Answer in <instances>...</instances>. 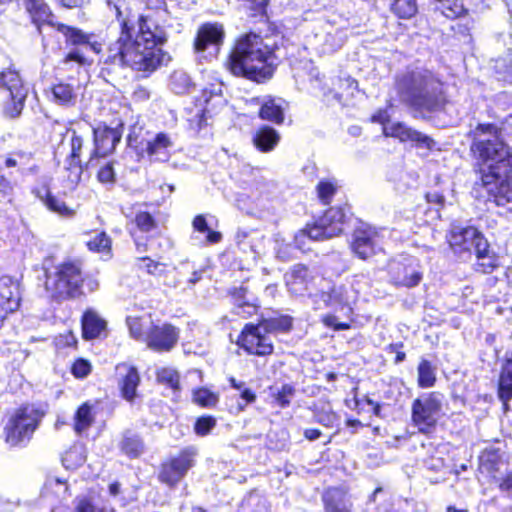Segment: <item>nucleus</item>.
<instances>
[{
  "mask_svg": "<svg viewBox=\"0 0 512 512\" xmlns=\"http://www.w3.org/2000/svg\"><path fill=\"white\" fill-rule=\"evenodd\" d=\"M447 240L453 253L464 259L470 257L472 248L476 250L478 242L486 238L474 226L453 222L450 225Z\"/></svg>",
  "mask_w": 512,
  "mask_h": 512,
  "instance_id": "obj_12",
  "label": "nucleus"
},
{
  "mask_svg": "<svg viewBox=\"0 0 512 512\" xmlns=\"http://www.w3.org/2000/svg\"><path fill=\"white\" fill-rule=\"evenodd\" d=\"M216 426V419L213 416L199 417L194 425V430L199 436L208 435Z\"/></svg>",
  "mask_w": 512,
  "mask_h": 512,
  "instance_id": "obj_50",
  "label": "nucleus"
},
{
  "mask_svg": "<svg viewBox=\"0 0 512 512\" xmlns=\"http://www.w3.org/2000/svg\"><path fill=\"white\" fill-rule=\"evenodd\" d=\"M394 88L400 103L422 119L444 112L449 103L444 83L425 68L407 69L397 74Z\"/></svg>",
  "mask_w": 512,
  "mask_h": 512,
  "instance_id": "obj_2",
  "label": "nucleus"
},
{
  "mask_svg": "<svg viewBox=\"0 0 512 512\" xmlns=\"http://www.w3.org/2000/svg\"><path fill=\"white\" fill-rule=\"evenodd\" d=\"M323 501L328 512H351L352 502L343 489H328L323 495Z\"/></svg>",
  "mask_w": 512,
  "mask_h": 512,
  "instance_id": "obj_23",
  "label": "nucleus"
},
{
  "mask_svg": "<svg viewBox=\"0 0 512 512\" xmlns=\"http://www.w3.org/2000/svg\"><path fill=\"white\" fill-rule=\"evenodd\" d=\"M37 197L50 211L57 213L60 216L71 217L74 214V211L70 209L62 199L52 195L48 189L38 191Z\"/></svg>",
  "mask_w": 512,
  "mask_h": 512,
  "instance_id": "obj_32",
  "label": "nucleus"
},
{
  "mask_svg": "<svg viewBox=\"0 0 512 512\" xmlns=\"http://www.w3.org/2000/svg\"><path fill=\"white\" fill-rule=\"evenodd\" d=\"M98 180L102 183H113L115 181V172L112 162L105 163L97 174Z\"/></svg>",
  "mask_w": 512,
  "mask_h": 512,
  "instance_id": "obj_55",
  "label": "nucleus"
},
{
  "mask_svg": "<svg viewBox=\"0 0 512 512\" xmlns=\"http://www.w3.org/2000/svg\"><path fill=\"white\" fill-rule=\"evenodd\" d=\"M167 41V33L150 15L121 21V35L108 48L105 64L128 66L136 71L153 72L163 61L159 45Z\"/></svg>",
  "mask_w": 512,
  "mask_h": 512,
  "instance_id": "obj_1",
  "label": "nucleus"
},
{
  "mask_svg": "<svg viewBox=\"0 0 512 512\" xmlns=\"http://www.w3.org/2000/svg\"><path fill=\"white\" fill-rule=\"evenodd\" d=\"M82 283L80 267L69 262L57 267L53 274H48L45 286L54 299L61 301L79 296Z\"/></svg>",
  "mask_w": 512,
  "mask_h": 512,
  "instance_id": "obj_7",
  "label": "nucleus"
},
{
  "mask_svg": "<svg viewBox=\"0 0 512 512\" xmlns=\"http://www.w3.org/2000/svg\"><path fill=\"white\" fill-rule=\"evenodd\" d=\"M106 322L94 310L88 309L82 317V333L85 339H94L105 330Z\"/></svg>",
  "mask_w": 512,
  "mask_h": 512,
  "instance_id": "obj_27",
  "label": "nucleus"
},
{
  "mask_svg": "<svg viewBox=\"0 0 512 512\" xmlns=\"http://www.w3.org/2000/svg\"><path fill=\"white\" fill-rule=\"evenodd\" d=\"M172 147L173 141L171 137L164 132H160L152 140L147 141L145 150L154 160L167 161L169 149Z\"/></svg>",
  "mask_w": 512,
  "mask_h": 512,
  "instance_id": "obj_24",
  "label": "nucleus"
},
{
  "mask_svg": "<svg viewBox=\"0 0 512 512\" xmlns=\"http://www.w3.org/2000/svg\"><path fill=\"white\" fill-rule=\"evenodd\" d=\"M436 377L434 369L428 360H422L418 366V384L422 388L432 387Z\"/></svg>",
  "mask_w": 512,
  "mask_h": 512,
  "instance_id": "obj_41",
  "label": "nucleus"
},
{
  "mask_svg": "<svg viewBox=\"0 0 512 512\" xmlns=\"http://www.w3.org/2000/svg\"><path fill=\"white\" fill-rule=\"evenodd\" d=\"M280 134L274 128L263 125L252 136V143L257 150L263 153L271 152L280 141Z\"/></svg>",
  "mask_w": 512,
  "mask_h": 512,
  "instance_id": "obj_22",
  "label": "nucleus"
},
{
  "mask_svg": "<svg viewBox=\"0 0 512 512\" xmlns=\"http://www.w3.org/2000/svg\"><path fill=\"white\" fill-rule=\"evenodd\" d=\"M116 376L122 396L128 401H133L140 382L137 369L126 363H121L116 366Z\"/></svg>",
  "mask_w": 512,
  "mask_h": 512,
  "instance_id": "obj_18",
  "label": "nucleus"
},
{
  "mask_svg": "<svg viewBox=\"0 0 512 512\" xmlns=\"http://www.w3.org/2000/svg\"><path fill=\"white\" fill-rule=\"evenodd\" d=\"M195 453L190 450H184L177 457L164 462L158 474L160 482L174 487L186 475L188 470L194 465Z\"/></svg>",
  "mask_w": 512,
  "mask_h": 512,
  "instance_id": "obj_14",
  "label": "nucleus"
},
{
  "mask_svg": "<svg viewBox=\"0 0 512 512\" xmlns=\"http://www.w3.org/2000/svg\"><path fill=\"white\" fill-rule=\"evenodd\" d=\"M312 279L309 268L304 264H296L285 274L286 285L291 293L301 295L307 289L308 282Z\"/></svg>",
  "mask_w": 512,
  "mask_h": 512,
  "instance_id": "obj_21",
  "label": "nucleus"
},
{
  "mask_svg": "<svg viewBox=\"0 0 512 512\" xmlns=\"http://www.w3.org/2000/svg\"><path fill=\"white\" fill-rule=\"evenodd\" d=\"M78 510L79 512H115L113 509H98L93 506V504L86 498H81L78 500Z\"/></svg>",
  "mask_w": 512,
  "mask_h": 512,
  "instance_id": "obj_61",
  "label": "nucleus"
},
{
  "mask_svg": "<svg viewBox=\"0 0 512 512\" xmlns=\"http://www.w3.org/2000/svg\"><path fill=\"white\" fill-rule=\"evenodd\" d=\"M256 311L257 306L251 302H241V304H238L236 307L233 308V312L236 315L241 316L243 318H247L255 314Z\"/></svg>",
  "mask_w": 512,
  "mask_h": 512,
  "instance_id": "obj_58",
  "label": "nucleus"
},
{
  "mask_svg": "<svg viewBox=\"0 0 512 512\" xmlns=\"http://www.w3.org/2000/svg\"><path fill=\"white\" fill-rule=\"evenodd\" d=\"M127 324L130 334L133 338L139 340L143 337L140 322L137 318H127Z\"/></svg>",
  "mask_w": 512,
  "mask_h": 512,
  "instance_id": "obj_62",
  "label": "nucleus"
},
{
  "mask_svg": "<svg viewBox=\"0 0 512 512\" xmlns=\"http://www.w3.org/2000/svg\"><path fill=\"white\" fill-rule=\"evenodd\" d=\"M143 127L139 125H133L127 135V144L130 147H137L139 143H142L139 139L141 138Z\"/></svg>",
  "mask_w": 512,
  "mask_h": 512,
  "instance_id": "obj_59",
  "label": "nucleus"
},
{
  "mask_svg": "<svg viewBox=\"0 0 512 512\" xmlns=\"http://www.w3.org/2000/svg\"><path fill=\"white\" fill-rule=\"evenodd\" d=\"M391 9L400 18H411L417 12L416 0H394Z\"/></svg>",
  "mask_w": 512,
  "mask_h": 512,
  "instance_id": "obj_42",
  "label": "nucleus"
},
{
  "mask_svg": "<svg viewBox=\"0 0 512 512\" xmlns=\"http://www.w3.org/2000/svg\"><path fill=\"white\" fill-rule=\"evenodd\" d=\"M384 131L386 135L396 137L402 142H415L419 147L431 149L434 145V141L429 136L401 122L394 123L390 127H385Z\"/></svg>",
  "mask_w": 512,
  "mask_h": 512,
  "instance_id": "obj_19",
  "label": "nucleus"
},
{
  "mask_svg": "<svg viewBox=\"0 0 512 512\" xmlns=\"http://www.w3.org/2000/svg\"><path fill=\"white\" fill-rule=\"evenodd\" d=\"M315 421L325 427H333L339 421V417L330 408L323 407L315 412Z\"/></svg>",
  "mask_w": 512,
  "mask_h": 512,
  "instance_id": "obj_48",
  "label": "nucleus"
},
{
  "mask_svg": "<svg viewBox=\"0 0 512 512\" xmlns=\"http://www.w3.org/2000/svg\"><path fill=\"white\" fill-rule=\"evenodd\" d=\"M121 451L129 458L139 457L145 449L143 440L132 431H125L120 442Z\"/></svg>",
  "mask_w": 512,
  "mask_h": 512,
  "instance_id": "obj_31",
  "label": "nucleus"
},
{
  "mask_svg": "<svg viewBox=\"0 0 512 512\" xmlns=\"http://www.w3.org/2000/svg\"><path fill=\"white\" fill-rule=\"evenodd\" d=\"M42 417L43 413L34 406L27 405L18 409L4 428L6 442L10 446L27 443Z\"/></svg>",
  "mask_w": 512,
  "mask_h": 512,
  "instance_id": "obj_8",
  "label": "nucleus"
},
{
  "mask_svg": "<svg viewBox=\"0 0 512 512\" xmlns=\"http://www.w3.org/2000/svg\"><path fill=\"white\" fill-rule=\"evenodd\" d=\"M123 134V123H118L115 127H109L106 124H99L93 128L94 150L87 162V167L94 166L96 158H104L111 154L117 144L121 141Z\"/></svg>",
  "mask_w": 512,
  "mask_h": 512,
  "instance_id": "obj_13",
  "label": "nucleus"
},
{
  "mask_svg": "<svg viewBox=\"0 0 512 512\" xmlns=\"http://www.w3.org/2000/svg\"><path fill=\"white\" fill-rule=\"evenodd\" d=\"M422 279V274L414 268L404 267L403 273L399 274L395 281L397 284L412 288L417 286Z\"/></svg>",
  "mask_w": 512,
  "mask_h": 512,
  "instance_id": "obj_44",
  "label": "nucleus"
},
{
  "mask_svg": "<svg viewBox=\"0 0 512 512\" xmlns=\"http://www.w3.org/2000/svg\"><path fill=\"white\" fill-rule=\"evenodd\" d=\"M495 482L498 484L499 489L505 492L512 491V472L507 473L503 477H497Z\"/></svg>",
  "mask_w": 512,
  "mask_h": 512,
  "instance_id": "obj_63",
  "label": "nucleus"
},
{
  "mask_svg": "<svg viewBox=\"0 0 512 512\" xmlns=\"http://www.w3.org/2000/svg\"><path fill=\"white\" fill-rule=\"evenodd\" d=\"M179 330L171 324L153 325L145 335L148 348L164 352L170 351L177 343Z\"/></svg>",
  "mask_w": 512,
  "mask_h": 512,
  "instance_id": "obj_15",
  "label": "nucleus"
},
{
  "mask_svg": "<svg viewBox=\"0 0 512 512\" xmlns=\"http://www.w3.org/2000/svg\"><path fill=\"white\" fill-rule=\"evenodd\" d=\"M344 219L345 213L342 208L331 207L313 225H307L306 228L302 229L295 236V241L300 245L305 237L311 240L322 241L338 236L343 231Z\"/></svg>",
  "mask_w": 512,
  "mask_h": 512,
  "instance_id": "obj_11",
  "label": "nucleus"
},
{
  "mask_svg": "<svg viewBox=\"0 0 512 512\" xmlns=\"http://www.w3.org/2000/svg\"><path fill=\"white\" fill-rule=\"evenodd\" d=\"M479 462L480 472L486 473L494 480L498 477L497 473L504 466L500 451L494 448L485 449L479 458Z\"/></svg>",
  "mask_w": 512,
  "mask_h": 512,
  "instance_id": "obj_25",
  "label": "nucleus"
},
{
  "mask_svg": "<svg viewBox=\"0 0 512 512\" xmlns=\"http://www.w3.org/2000/svg\"><path fill=\"white\" fill-rule=\"evenodd\" d=\"M324 38V47L323 50L325 52H332L337 49H339L343 44L342 39V32L335 31V33H332L331 31H328L323 35Z\"/></svg>",
  "mask_w": 512,
  "mask_h": 512,
  "instance_id": "obj_49",
  "label": "nucleus"
},
{
  "mask_svg": "<svg viewBox=\"0 0 512 512\" xmlns=\"http://www.w3.org/2000/svg\"><path fill=\"white\" fill-rule=\"evenodd\" d=\"M23 4L39 34L42 33V25L47 24L51 27L56 25L53 21L54 16L44 0H23Z\"/></svg>",
  "mask_w": 512,
  "mask_h": 512,
  "instance_id": "obj_20",
  "label": "nucleus"
},
{
  "mask_svg": "<svg viewBox=\"0 0 512 512\" xmlns=\"http://www.w3.org/2000/svg\"><path fill=\"white\" fill-rule=\"evenodd\" d=\"M71 61H74L80 65H83V64H85L86 59L83 56V54L80 52L79 49H73L65 56V58L63 59V63L67 64Z\"/></svg>",
  "mask_w": 512,
  "mask_h": 512,
  "instance_id": "obj_64",
  "label": "nucleus"
},
{
  "mask_svg": "<svg viewBox=\"0 0 512 512\" xmlns=\"http://www.w3.org/2000/svg\"><path fill=\"white\" fill-rule=\"evenodd\" d=\"M139 261L141 263L140 267L145 268L149 274L159 275L164 271V264L155 262L148 257H140Z\"/></svg>",
  "mask_w": 512,
  "mask_h": 512,
  "instance_id": "obj_54",
  "label": "nucleus"
},
{
  "mask_svg": "<svg viewBox=\"0 0 512 512\" xmlns=\"http://www.w3.org/2000/svg\"><path fill=\"white\" fill-rule=\"evenodd\" d=\"M351 249L362 260H366L380 249L378 233L370 227H359L352 235Z\"/></svg>",
  "mask_w": 512,
  "mask_h": 512,
  "instance_id": "obj_16",
  "label": "nucleus"
},
{
  "mask_svg": "<svg viewBox=\"0 0 512 512\" xmlns=\"http://www.w3.org/2000/svg\"><path fill=\"white\" fill-rule=\"evenodd\" d=\"M318 197L324 204H328L336 192L334 184L329 181H320L317 185Z\"/></svg>",
  "mask_w": 512,
  "mask_h": 512,
  "instance_id": "obj_52",
  "label": "nucleus"
},
{
  "mask_svg": "<svg viewBox=\"0 0 512 512\" xmlns=\"http://www.w3.org/2000/svg\"><path fill=\"white\" fill-rule=\"evenodd\" d=\"M86 461V449L84 445L76 443L72 445L62 456V463L66 469L74 470Z\"/></svg>",
  "mask_w": 512,
  "mask_h": 512,
  "instance_id": "obj_34",
  "label": "nucleus"
},
{
  "mask_svg": "<svg viewBox=\"0 0 512 512\" xmlns=\"http://www.w3.org/2000/svg\"><path fill=\"white\" fill-rule=\"evenodd\" d=\"M87 245L92 251L102 252L110 248V239L105 233H99Z\"/></svg>",
  "mask_w": 512,
  "mask_h": 512,
  "instance_id": "obj_53",
  "label": "nucleus"
},
{
  "mask_svg": "<svg viewBox=\"0 0 512 512\" xmlns=\"http://www.w3.org/2000/svg\"><path fill=\"white\" fill-rule=\"evenodd\" d=\"M91 371L90 363L85 359H78L72 366V373L78 378L86 377Z\"/></svg>",
  "mask_w": 512,
  "mask_h": 512,
  "instance_id": "obj_56",
  "label": "nucleus"
},
{
  "mask_svg": "<svg viewBox=\"0 0 512 512\" xmlns=\"http://www.w3.org/2000/svg\"><path fill=\"white\" fill-rule=\"evenodd\" d=\"M444 396L439 392L421 395L412 403V421L423 434L430 433L436 426L443 406Z\"/></svg>",
  "mask_w": 512,
  "mask_h": 512,
  "instance_id": "obj_10",
  "label": "nucleus"
},
{
  "mask_svg": "<svg viewBox=\"0 0 512 512\" xmlns=\"http://www.w3.org/2000/svg\"><path fill=\"white\" fill-rule=\"evenodd\" d=\"M192 226L195 231L200 233H206V241L209 244H215L221 241L222 234L217 231H213L208 226L207 220L204 215H197L192 222Z\"/></svg>",
  "mask_w": 512,
  "mask_h": 512,
  "instance_id": "obj_40",
  "label": "nucleus"
},
{
  "mask_svg": "<svg viewBox=\"0 0 512 512\" xmlns=\"http://www.w3.org/2000/svg\"><path fill=\"white\" fill-rule=\"evenodd\" d=\"M475 177L473 191L483 190L487 202L501 209L499 213H512V165L506 171H494Z\"/></svg>",
  "mask_w": 512,
  "mask_h": 512,
  "instance_id": "obj_6",
  "label": "nucleus"
},
{
  "mask_svg": "<svg viewBox=\"0 0 512 512\" xmlns=\"http://www.w3.org/2000/svg\"><path fill=\"white\" fill-rule=\"evenodd\" d=\"M28 93V86L17 72L7 70L0 73V97L6 117L15 119L21 115Z\"/></svg>",
  "mask_w": 512,
  "mask_h": 512,
  "instance_id": "obj_9",
  "label": "nucleus"
},
{
  "mask_svg": "<svg viewBox=\"0 0 512 512\" xmlns=\"http://www.w3.org/2000/svg\"><path fill=\"white\" fill-rule=\"evenodd\" d=\"M70 146L71 152L70 155L67 157L66 161H70L73 163H81L80 152L83 147V139L81 136L77 135L75 131L72 132Z\"/></svg>",
  "mask_w": 512,
  "mask_h": 512,
  "instance_id": "obj_51",
  "label": "nucleus"
},
{
  "mask_svg": "<svg viewBox=\"0 0 512 512\" xmlns=\"http://www.w3.org/2000/svg\"><path fill=\"white\" fill-rule=\"evenodd\" d=\"M224 38V30L222 25L217 23L203 24L196 35L194 48L197 52H203L209 47L218 49Z\"/></svg>",
  "mask_w": 512,
  "mask_h": 512,
  "instance_id": "obj_17",
  "label": "nucleus"
},
{
  "mask_svg": "<svg viewBox=\"0 0 512 512\" xmlns=\"http://www.w3.org/2000/svg\"><path fill=\"white\" fill-rule=\"evenodd\" d=\"M228 66L235 76L261 83L272 77L275 56L259 35L249 33L237 41L229 56Z\"/></svg>",
  "mask_w": 512,
  "mask_h": 512,
  "instance_id": "obj_3",
  "label": "nucleus"
},
{
  "mask_svg": "<svg viewBox=\"0 0 512 512\" xmlns=\"http://www.w3.org/2000/svg\"><path fill=\"white\" fill-rule=\"evenodd\" d=\"M259 116L263 120L281 124L284 120L283 107L275 99L268 97L261 105Z\"/></svg>",
  "mask_w": 512,
  "mask_h": 512,
  "instance_id": "obj_33",
  "label": "nucleus"
},
{
  "mask_svg": "<svg viewBox=\"0 0 512 512\" xmlns=\"http://www.w3.org/2000/svg\"><path fill=\"white\" fill-rule=\"evenodd\" d=\"M321 300L328 307L343 306L347 303V299L344 297V288L342 286L333 287L329 292L321 293Z\"/></svg>",
  "mask_w": 512,
  "mask_h": 512,
  "instance_id": "obj_43",
  "label": "nucleus"
},
{
  "mask_svg": "<svg viewBox=\"0 0 512 512\" xmlns=\"http://www.w3.org/2000/svg\"><path fill=\"white\" fill-rule=\"evenodd\" d=\"M471 151L475 158V177L487 176L494 171H506L512 165L508 146L499 138L498 128L493 124H478L470 131Z\"/></svg>",
  "mask_w": 512,
  "mask_h": 512,
  "instance_id": "obj_4",
  "label": "nucleus"
},
{
  "mask_svg": "<svg viewBox=\"0 0 512 512\" xmlns=\"http://www.w3.org/2000/svg\"><path fill=\"white\" fill-rule=\"evenodd\" d=\"M193 399L200 406L211 408L218 403L219 397L206 388H200L194 392Z\"/></svg>",
  "mask_w": 512,
  "mask_h": 512,
  "instance_id": "obj_46",
  "label": "nucleus"
},
{
  "mask_svg": "<svg viewBox=\"0 0 512 512\" xmlns=\"http://www.w3.org/2000/svg\"><path fill=\"white\" fill-rule=\"evenodd\" d=\"M55 101L61 105H72L76 100V92L71 84L59 83L52 89Z\"/></svg>",
  "mask_w": 512,
  "mask_h": 512,
  "instance_id": "obj_38",
  "label": "nucleus"
},
{
  "mask_svg": "<svg viewBox=\"0 0 512 512\" xmlns=\"http://www.w3.org/2000/svg\"><path fill=\"white\" fill-rule=\"evenodd\" d=\"M168 87L176 95H186L195 90V83L186 71L177 69L170 74Z\"/></svg>",
  "mask_w": 512,
  "mask_h": 512,
  "instance_id": "obj_28",
  "label": "nucleus"
},
{
  "mask_svg": "<svg viewBox=\"0 0 512 512\" xmlns=\"http://www.w3.org/2000/svg\"><path fill=\"white\" fill-rule=\"evenodd\" d=\"M157 380L175 391L179 390V374L171 368H163L158 371Z\"/></svg>",
  "mask_w": 512,
  "mask_h": 512,
  "instance_id": "obj_47",
  "label": "nucleus"
},
{
  "mask_svg": "<svg viewBox=\"0 0 512 512\" xmlns=\"http://www.w3.org/2000/svg\"><path fill=\"white\" fill-rule=\"evenodd\" d=\"M65 168L69 171L68 179L72 183H78L81 179V175L83 172V167L81 163H73L70 161H65Z\"/></svg>",
  "mask_w": 512,
  "mask_h": 512,
  "instance_id": "obj_57",
  "label": "nucleus"
},
{
  "mask_svg": "<svg viewBox=\"0 0 512 512\" xmlns=\"http://www.w3.org/2000/svg\"><path fill=\"white\" fill-rule=\"evenodd\" d=\"M489 247L487 240H480L475 250L477 257L476 270L485 274L493 272L497 267V259L490 252Z\"/></svg>",
  "mask_w": 512,
  "mask_h": 512,
  "instance_id": "obj_29",
  "label": "nucleus"
},
{
  "mask_svg": "<svg viewBox=\"0 0 512 512\" xmlns=\"http://www.w3.org/2000/svg\"><path fill=\"white\" fill-rule=\"evenodd\" d=\"M269 396L272 399V404L284 409L290 406L291 400L296 395V388L294 385L285 383L281 386L273 385L268 388Z\"/></svg>",
  "mask_w": 512,
  "mask_h": 512,
  "instance_id": "obj_30",
  "label": "nucleus"
},
{
  "mask_svg": "<svg viewBox=\"0 0 512 512\" xmlns=\"http://www.w3.org/2000/svg\"><path fill=\"white\" fill-rule=\"evenodd\" d=\"M498 395L504 406L512 399V350L506 353L499 378Z\"/></svg>",
  "mask_w": 512,
  "mask_h": 512,
  "instance_id": "obj_26",
  "label": "nucleus"
},
{
  "mask_svg": "<svg viewBox=\"0 0 512 512\" xmlns=\"http://www.w3.org/2000/svg\"><path fill=\"white\" fill-rule=\"evenodd\" d=\"M230 294L234 301V307H236L238 304H241V302H250V300L246 297L247 288L244 286L234 288Z\"/></svg>",
  "mask_w": 512,
  "mask_h": 512,
  "instance_id": "obj_60",
  "label": "nucleus"
},
{
  "mask_svg": "<svg viewBox=\"0 0 512 512\" xmlns=\"http://www.w3.org/2000/svg\"><path fill=\"white\" fill-rule=\"evenodd\" d=\"M494 69L499 79L512 84V48L508 49L506 56L495 60Z\"/></svg>",
  "mask_w": 512,
  "mask_h": 512,
  "instance_id": "obj_39",
  "label": "nucleus"
},
{
  "mask_svg": "<svg viewBox=\"0 0 512 512\" xmlns=\"http://www.w3.org/2000/svg\"><path fill=\"white\" fill-rule=\"evenodd\" d=\"M53 28L63 34L67 44L84 46L85 43H89V34L84 33L76 27L56 22V25H54Z\"/></svg>",
  "mask_w": 512,
  "mask_h": 512,
  "instance_id": "obj_35",
  "label": "nucleus"
},
{
  "mask_svg": "<svg viewBox=\"0 0 512 512\" xmlns=\"http://www.w3.org/2000/svg\"><path fill=\"white\" fill-rule=\"evenodd\" d=\"M292 327V318L287 315L261 320L258 324L244 326L237 344L249 354L267 356L273 353V344L268 333L287 332Z\"/></svg>",
  "mask_w": 512,
  "mask_h": 512,
  "instance_id": "obj_5",
  "label": "nucleus"
},
{
  "mask_svg": "<svg viewBox=\"0 0 512 512\" xmlns=\"http://www.w3.org/2000/svg\"><path fill=\"white\" fill-rule=\"evenodd\" d=\"M434 2L438 3L436 9L450 19L463 16L469 9L464 3H459V0H434Z\"/></svg>",
  "mask_w": 512,
  "mask_h": 512,
  "instance_id": "obj_36",
  "label": "nucleus"
},
{
  "mask_svg": "<svg viewBox=\"0 0 512 512\" xmlns=\"http://www.w3.org/2000/svg\"><path fill=\"white\" fill-rule=\"evenodd\" d=\"M134 221L140 232L150 233L158 228L156 220L148 212H138Z\"/></svg>",
  "mask_w": 512,
  "mask_h": 512,
  "instance_id": "obj_45",
  "label": "nucleus"
},
{
  "mask_svg": "<svg viewBox=\"0 0 512 512\" xmlns=\"http://www.w3.org/2000/svg\"><path fill=\"white\" fill-rule=\"evenodd\" d=\"M92 408L87 403L81 405L74 416V430L77 434H81L87 430L93 423Z\"/></svg>",
  "mask_w": 512,
  "mask_h": 512,
  "instance_id": "obj_37",
  "label": "nucleus"
}]
</instances>
